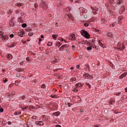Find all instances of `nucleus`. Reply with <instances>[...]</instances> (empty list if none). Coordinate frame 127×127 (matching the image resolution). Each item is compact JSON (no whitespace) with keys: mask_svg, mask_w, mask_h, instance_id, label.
I'll use <instances>...</instances> for the list:
<instances>
[{"mask_svg":"<svg viewBox=\"0 0 127 127\" xmlns=\"http://www.w3.org/2000/svg\"><path fill=\"white\" fill-rule=\"evenodd\" d=\"M0 36H1L0 38L2 40H5L6 41V40H8V35H5L4 34L3 31H0Z\"/></svg>","mask_w":127,"mask_h":127,"instance_id":"obj_1","label":"nucleus"},{"mask_svg":"<svg viewBox=\"0 0 127 127\" xmlns=\"http://www.w3.org/2000/svg\"><path fill=\"white\" fill-rule=\"evenodd\" d=\"M81 34L84 37H85V38H87V39L90 38V34H89V33L85 30L82 29L81 31Z\"/></svg>","mask_w":127,"mask_h":127,"instance_id":"obj_2","label":"nucleus"},{"mask_svg":"<svg viewBox=\"0 0 127 127\" xmlns=\"http://www.w3.org/2000/svg\"><path fill=\"white\" fill-rule=\"evenodd\" d=\"M117 46L118 48H116V49H117V50H120L121 51H123L124 49H125V45H124V44L119 43L117 45Z\"/></svg>","mask_w":127,"mask_h":127,"instance_id":"obj_3","label":"nucleus"},{"mask_svg":"<svg viewBox=\"0 0 127 127\" xmlns=\"http://www.w3.org/2000/svg\"><path fill=\"white\" fill-rule=\"evenodd\" d=\"M39 7H42L43 8H47V7H48V6L47 5V4H46V2L42 1L39 4Z\"/></svg>","mask_w":127,"mask_h":127,"instance_id":"obj_4","label":"nucleus"},{"mask_svg":"<svg viewBox=\"0 0 127 127\" xmlns=\"http://www.w3.org/2000/svg\"><path fill=\"white\" fill-rule=\"evenodd\" d=\"M69 39L72 41L76 40V36H75V34L72 33L70 34L69 35Z\"/></svg>","mask_w":127,"mask_h":127,"instance_id":"obj_5","label":"nucleus"},{"mask_svg":"<svg viewBox=\"0 0 127 127\" xmlns=\"http://www.w3.org/2000/svg\"><path fill=\"white\" fill-rule=\"evenodd\" d=\"M18 36H20V37H23V36L25 34L24 33V31L22 30H20L18 33Z\"/></svg>","mask_w":127,"mask_h":127,"instance_id":"obj_6","label":"nucleus"},{"mask_svg":"<svg viewBox=\"0 0 127 127\" xmlns=\"http://www.w3.org/2000/svg\"><path fill=\"white\" fill-rule=\"evenodd\" d=\"M92 12L93 13V14H97V11H98V10H99V8H98V7H95V8H92Z\"/></svg>","mask_w":127,"mask_h":127,"instance_id":"obj_7","label":"nucleus"},{"mask_svg":"<svg viewBox=\"0 0 127 127\" xmlns=\"http://www.w3.org/2000/svg\"><path fill=\"white\" fill-rule=\"evenodd\" d=\"M127 72H124V73L122 74L121 76H120V79H124L125 77H127Z\"/></svg>","mask_w":127,"mask_h":127,"instance_id":"obj_8","label":"nucleus"},{"mask_svg":"<svg viewBox=\"0 0 127 127\" xmlns=\"http://www.w3.org/2000/svg\"><path fill=\"white\" fill-rule=\"evenodd\" d=\"M36 125H38V126H43L44 123L42 121H37L35 123Z\"/></svg>","mask_w":127,"mask_h":127,"instance_id":"obj_9","label":"nucleus"},{"mask_svg":"<svg viewBox=\"0 0 127 127\" xmlns=\"http://www.w3.org/2000/svg\"><path fill=\"white\" fill-rule=\"evenodd\" d=\"M98 43L99 45H100V46H101V47H103V48L105 47V45H104L102 43V40H99L98 41Z\"/></svg>","mask_w":127,"mask_h":127,"instance_id":"obj_10","label":"nucleus"},{"mask_svg":"<svg viewBox=\"0 0 127 127\" xmlns=\"http://www.w3.org/2000/svg\"><path fill=\"white\" fill-rule=\"evenodd\" d=\"M13 115H14V116H19V115H21V111H15Z\"/></svg>","mask_w":127,"mask_h":127,"instance_id":"obj_11","label":"nucleus"},{"mask_svg":"<svg viewBox=\"0 0 127 127\" xmlns=\"http://www.w3.org/2000/svg\"><path fill=\"white\" fill-rule=\"evenodd\" d=\"M107 35L109 38H113V37L114 36L112 32H108Z\"/></svg>","mask_w":127,"mask_h":127,"instance_id":"obj_12","label":"nucleus"},{"mask_svg":"<svg viewBox=\"0 0 127 127\" xmlns=\"http://www.w3.org/2000/svg\"><path fill=\"white\" fill-rule=\"evenodd\" d=\"M81 87H83V85L81 83H77L75 84V88H81Z\"/></svg>","mask_w":127,"mask_h":127,"instance_id":"obj_13","label":"nucleus"},{"mask_svg":"<svg viewBox=\"0 0 127 127\" xmlns=\"http://www.w3.org/2000/svg\"><path fill=\"white\" fill-rule=\"evenodd\" d=\"M101 21L103 24H106L107 23V20H106L105 18H102Z\"/></svg>","mask_w":127,"mask_h":127,"instance_id":"obj_14","label":"nucleus"},{"mask_svg":"<svg viewBox=\"0 0 127 127\" xmlns=\"http://www.w3.org/2000/svg\"><path fill=\"white\" fill-rule=\"evenodd\" d=\"M7 58L8 59V60H11V59L12 58V55L10 54H8L7 55Z\"/></svg>","mask_w":127,"mask_h":127,"instance_id":"obj_15","label":"nucleus"},{"mask_svg":"<svg viewBox=\"0 0 127 127\" xmlns=\"http://www.w3.org/2000/svg\"><path fill=\"white\" fill-rule=\"evenodd\" d=\"M53 116H55V117H58L59 115H60V112H55L53 113Z\"/></svg>","mask_w":127,"mask_h":127,"instance_id":"obj_16","label":"nucleus"},{"mask_svg":"<svg viewBox=\"0 0 127 127\" xmlns=\"http://www.w3.org/2000/svg\"><path fill=\"white\" fill-rule=\"evenodd\" d=\"M9 24H10L11 27H13V26H14V23H13V21H10L9 22Z\"/></svg>","mask_w":127,"mask_h":127,"instance_id":"obj_17","label":"nucleus"},{"mask_svg":"<svg viewBox=\"0 0 127 127\" xmlns=\"http://www.w3.org/2000/svg\"><path fill=\"white\" fill-rule=\"evenodd\" d=\"M25 98H26V95H24L22 97H20L18 101H20V100H25Z\"/></svg>","mask_w":127,"mask_h":127,"instance_id":"obj_18","label":"nucleus"},{"mask_svg":"<svg viewBox=\"0 0 127 127\" xmlns=\"http://www.w3.org/2000/svg\"><path fill=\"white\" fill-rule=\"evenodd\" d=\"M114 99H111L109 101V105H114Z\"/></svg>","mask_w":127,"mask_h":127,"instance_id":"obj_19","label":"nucleus"},{"mask_svg":"<svg viewBox=\"0 0 127 127\" xmlns=\"http://www.w3.org/2000/svg\"><path fill=\"white\" fill-rule=\"evenodd\" d=\"M76 77H73L70 78V82H75V81H76Z\"/></svg>","mask_w":127,"mask_h":127,"instance_id":"obj_20","label":"nucleus"},{"mask_svg":"<svg viewBox=\"0 0 127 127\" xmlns=\"http://www.w3.org/2000/svg\"><path fill=\"white\" fill-rule=\"evenodd\" d=\"M57 35H55V34H53L52 36V37L53 38V39H54L55 40H56V39H57Z\"/></svg>","mask_w":127,"mask_h":127,"instance_id":"obj_21","label":"nucleus"},{"mask_svg":"<svg viewBox=\"0 0 127 127\" xmlns=\"http://www.w3.org/2000/svg\"><path fill=\"white\" fill-rule=\"evenodd\" d=\"M80 11V12H81V13H83V12H84V8H83L82 7H80L79 8Z\"/></svg>","mask_w":127,"mask_h":127,"instance_id":"obj_22","label":"nucleus"},{"mask_svg":"<svg viewBox=\"0 0 127 127\" xmlns=\"http://www.w3.org/2000/svg\"><path fill=\"white\" fill-rule=\"evenodd\" d=\"M89 76H90V75L88 73H85L83 75V77H85V78H89Z\"/></svg>","mask_w":127,"mask_h":127,"instance_id":"obj_23","label":"nucleus"},{"mask_svg":"<svg viewBox=\"0 0 127 127\" xmlns=\"http://www.w3.org/2000/svg\"><path fill=\"white\" fill-rule=\"evenodd\" d=\"M62 48L64 49V48H68V46L67 45H64L63 46H62Z\"/></svg>","mask_w":127,"mask_h":127,"instance_id":"obj_24","label":"nucleus"},{"mask_svg":"<svg viewBox=\"0 0 127 127\" xmlns=\"http://www.w3.org/2000/svg\"><path fill=\"white\" fill-rule=\"evenodd\" d=\"M26 26H27V25L26 24V23H23L22 24V27H23V28H25Z\"/></svg>","mask_w":127,"mask_h":127,"instance_id":"obj_25","label":"nucleus"},{"mask_svg":"<svg viewBox=\"0 0 127 127\" xmlns=\"http://www.w3.org/2000/svg\"><path fill=\"white\" fill-rule=\"evenodd\" d=\"M116 24H117V23L115 22V23H113V24H111L110 25V26L111 27H114V26H115V25H116Z\"/></svg>","mask_w":127,"mask_h":127,"instance_id":"obj_26","label":"nucleus"},{"mask_svg":"<svg viewBox=\"0 0 127 127\" xmlns=\"http://www.w3.org/2000/svg\"><path fill=\"white\" fill-rule=\"evenodd\" d=\"M15 5L16 6H21L22 5V3H16L15 4Z\"/></svg>","mask_w":127,"mask_h":127,"instance_id":"obj_27","label":"nucleus"},{"mask_svg":"<svg viewBox=\"0 0 127 127\" xmlns=\"http://www.w3.org/2000/svg\"><path fill=\"white\" fill-rule=\"evenodd\" d=\"M121 3H122V0H118L117 1V4H118V5H120Z\"/></svg>","mask_w":127,"mask_h":127,"instance_id":"obj_28","label":"nucleus"},{"mask_svg":"<svg viewBox=\"0 0 127 127\" xmlns=\"http://www.w3.org/2000/svg\"><path fill=\"white\" fill-rule=\"evenodd\" d=\"M61 45V44L60 43V42H57V43H56V46H58L59 47H60Z\"/></svg>","mask_w":127,"mask_h":127,"instance_id":"obj_29","label":"nucleus"},{"mask_svg":"<svg viewBox=\"0 0 127 127\" xmlns=\"http://www.w3.org/2000/svg\"><path fill=\"white\" fill-rule=\"evenodd\" d=\"M26 109H28V106H25L24 107L22 108L23 111H24V110H26Z\"/></svg>","mask_w":127,"mask_h":127,"instance_id":"obj_30","label":"nucleus"},{"mask_svg":"<svg viewBox=\"0 0 127 127\" xmlns=\"http://www.w3.org/2000/svg\"><path fill=\"white\" fill-rule=\"evenodd\" d=\"M51 45H52V42H49L48 43V46H51Z\"/></svg>","mask_w":127,"mask_h":127,"instance_id":"obj_31","label":"nucleus"},{"mask_svg":"<svg viewBox=\"0 0 127 127\" xmlns=\"http://www.w3.org/2000/svg\"><path fill=\"white\" fill-rule=\"evenodd\" d=\"M59 51H64V49L62 48V47H61L59 48Z\"/></svg>","mask_w":127,"mask_h":127,"instance_id":"obj_32","label":"nucleus"},{"mask_svg":"<svg viewBox=\"0 0 127 127\" xmlns=\"http://www.w3.org/2000/svg\"><path fill=\"white\" fill-rule=\"evenodd\" d=\"M124 18V17L123 16H120L119 17V22L121 21V20H122V19H123Z\"/></svg>","mask_w":127,"mask_h":127,"instance_id":"obj_33","label":"nucleus"},{"mask_svg":"<svg viewBox=\"0 0 127 127\" xmlns=\"http://www.w3.org/2000/svg\"><path fill=\"white\" fill-rule=\"evenodd\" d=\"M87 50L88 51L92 50V47H88L87 48Z\"/></svg>","mask_w":127,"mask_h":127,"instance_id":"obj_34","label":"nucleus"},{"mask_svg":"<svg viewBox=\"0 0 127 127\" xmlns=\"http://www.w3.org/2000/svg\"><path fill=\"white\" fill-rule=\"evenodd\" d=\"M87 79H89L90 80L93 79V76H92L91 75H90V76H88V78Z\"/></svg>","mask_w":127,"mask_h":127,"instance_id":"obj_35","label":"nucleus"},{"mask_svg":"<svg viewBox=\"0 0 127 127\" xmlns=\"http://www.w3.org/2000/svg\"><path fill=\"white\" fill-rule=\"evenodd\" d=\"M84 26L87 27V26H89V24H88V23H84Z\"/></svg>","mask_w":127,"mask_h":127,"instance_id":"obj_36","label":"nucleus"},{"mask_svg":"<svg viewBox=\"0 0 127 127\" xmlns=\"http://www.w3.org/2000/svg\"><path fill=\"white\" fill-rule=\"evenodd\" d=\"M14 36V35H13V34H11L9 35V37L10 38H13V37Z\"/></svg>","mask_w":127,"mask_h":127,"instance_id":"obj_37","label":"nucleus"},{"mask_svg":"<svg viewBox=\"0 0 127 127\" xmlns=\"http://www.w3.org/2000/svg\"><path fill=\"white\" fill-rule=\"evenodd\" d=\"M28 35H29V36H32V35H33V33L30 32V33H29Z\"/></svg>","mask_w":127,"mask_h":127,"instance_id":"obj_38","label":"nucleus"},{"mask_svg":"<svg viewBox=\"0 0 127 127\" xmlns=\"http://www.w3.org/2000/svg\"><path fill=\"white\" fill-rule=\"evenodd\" d=\"M56 62H57V61L56 60V59L52 61V63H53L54 64H55V63H56Z\"/></svg>","mask_w":127,"mask_h":127,"instance_id":"obj_39","label":"nucleus"},{"mask_svg":"<svg viewBox=\"0 0 127 127\" xmlns=\"http://www.w3.org/2000/svg\"><path fill=\"white\" fill-rule=\"evenodd\" d=\"M76 68V69H78V70H80V65H77Z\"/></svg>","mask_w":127,"mask_h":127,"instance_id":"obj_40","label":"nucleus"},{"mask_svg":"<svg viewBox=\"0 0 127 127\" xmlns=\"http://www.w3.org/2000/svg\"><path fill=\"white\" fill-rule=\"evenodd\" d=\"M84 43H85V44H91V43H90V42H88V41H85Z\"/></svg>","mask_w":127,"mask_h":127,"instance_id":"obj_41","label":"nucleus"},{"mask_svg":"<svg viewBox=\"0 0 127 127\" xmlns=\"http://www.w3.org/2000/svg\"><path fill=\"white\" fill-rule=\"evenodd\" d=\"M86 85H87V86H88L89 88V89H90L91 88V84H90V83H86Z\"/></svg>","mask_w":127,"mask_h":127,"instance_id":"obj_42","label":"nucleus"},{"mask_svg":"<svg viewBox=\"0 0 127 127\" xmlns=\"http://www.w3.org/2000/svg\"><path fill=\"white\" fill-rule=\"evenodd\" d=\"M121 94V92H118V93H116L115 95H116V96H120Z\"/></svg>","mask_w":127,"mask_h":127,"instance_id":"obj_43","label":"nucleus"},{"mask_svg":"<svg viewBox=\"0 0 127 127\" xmlns=\"http://www.w3.org/2000/svg\"><path fill=\"white\" fill-rule=\"evenodd\" d=\"M24 62L25 61L20 62V65H23V63H24Z\"/></svg>","mask_w":127,"mask_h":127,"instance_id":"obj_44","label":"nucleus"},{"mask_svg":"<svg viewBox=\"0 0 127 127\" xmlns=\"http://www.w3.org/2000/svg\"><path fill=\"white\" fill-rule=\"evenodd\" d=\"M41 87L42 88H45V87H46V85L45 84H43L42 85Z\"/></svg>","mask_w":127,"mask_h":127,"instance_id":"obj_45","label":"nucleus"},{"mask_svg":"<svg viewBox=\"0 0 127 127\" xmlns=\"http://www.w3.org/2000/svg\"><path fill=\"white\" fill-rule=\"evenodd\" d=\"M0 112L3 113V109H2V108L0 109Z\"/></svg>","mask_w":127,"mask_h":127,"instance_id":"obj_46","label":"nucleus"},{"mask_svg":"<svg viewBox=\"0 0 127 127\" xmlns=\"http://www.w3.org/2000/svg\"><path fill=\"white\" fill-rule=\"evenodd\" d=\"M67 16H68V17H69L70 19L73 20V17H72V16H69V15H67Z\"/></svg>","mask_w":127,"mask_h":127,"instance_id":"obj_47","label":"nucleus"},{"mask_svg":"<svg viewBox=\"0 0 127 127\" xmlns=\"http://www.w3.org/2000/svg\"><path fill=\"white\" fill-rule=\"evenodd\" d=\"M41 41H42V39H39V43H38V44H40V42H41Z\"/></svg>","mask_w":127,"mask_h":127,"instance_id":"obj_48","label":"nucleus"},{"mask_svg":"<svg viewBox=\"0 0 127 127\" xmlns=\"http://www.w3.org/2000/svg\"><path fill=\"white\" fill-rule=\"evenodd\" d=\"M15 46V45H14V44H12L10 46V47H14Z\"/></svg>","mask_w":127,"mask_h":127,"instance_id":"obj_49","label":"nucleus"},{"mask_svg":"<svg viewBox=\"0 0 127 127\" xmlns=\"http://www.w3.org/2000/svg\"><path fill=\"white\" fill-rule=\"evenodd\" d=\"M32 119H33V120H36V116L32 117Z\"/></svg>","mask_w":127,"mask_h":127,"instance_id":"obj_50","label":"nucleus"},{"mask_svg":"<svg viewBox=\"0 0 127 127\" xmlns=\"http://www.w3.org/2000/svg\"><path fill=\"white\" fill-rule=\"evenodd\" d=\"M28 127H33V125H32V124H29Z\"/></svg>","mask_w":127,"mask_h":127,"instance_id":"obj_51","label":"nucleus"},{"mask_svg":"<svg viewBox=\"0 0 127 127\" xmlns=\"http://www.w3.org/2000/svg\"><path fill=\"white\" fill-rule=\"evenodd\" d=\"M71 106H72V104H71V103H68V106L69 107H71Z\"/></svg>","mask_w":127,"mask_h":127,"instance_id":"obj_52","label":"nucleus"},{"mask_svg":"<svg viewBox=\"0 0 127 127\" xmlns=\"http://www.w3.org/2000/svg\"><path fill=\"white\" fill-rule=\"evenodd\" d=\"M34 7H35V8H37V7H38V5H36V4H35Z\"/></svg>","mask_w":127,"mask_h":127,"instance_id":"obj_53","label":"nucleus"},{"mask_svg":"<svg viewBox=\"0 0 127 127\" xmlns=\"http://www.w3.org/2000/svg\"><path fill=\"white\" fill-rule=\"evenodd\" d=\"M4 83H6L7 82V79L6 78L5 79V80H3Z\"/></svg>","mask_w":127,"mask_h":127,"instance_id":"obj_54","label":"nucleus"},{"mask_svg":"<svg viewBox=\"0 0 127 127\" xmlns=\"http://www.w3.org/2000/svg\"><path fill=\"white\" fill-rule=\"evenodd\" d=\"M51 98H55V95H51Z\"/></svg>","mask_w":127,"mask_h":127,"instance_id":"obj_55","label":"nucleus"},{"mask_svg":"<svg viewBox=\"0 0 127 127\" xmlns=\"http://www.w3.org/2000/svg\"><path fill=\"white\" fill-rule=\"evenodd\" d=\"M79 1H80L76 0V1H75L74 2H75V3H79V2H80Z\"/></svg>","mask_w":127,"mask_h":127,"instance_id":"obj_56","label":"nucleus"},{"mask_svg":"<svg viewBox=\"0 0 127 127\" xmlns=\"http://www.w3.org/2000/svg\"><path fill=\"white\" fill-rule=\"evenodd\" d=\"M26 60H27V61H30V60L28 58H26Z\"/></svg>","mask_w":127,"mask_h":127,"instance_id":"obj_57","label":"nucleus"},{"mask_svg":"<svg viewBox=\"0 0 127 127\" xmlns=\"http://www.w3.org/2000/svg\"><path fill=\"white\" fill-rule=\"evenodd\" d=\"M73 91L74 92H78V89H75L73 90Z\"/></svg>","mask_w":127,"mask_h":127,"instance_id":"obj_58","label":"nucleus"},{"mask_svg":"<svg viewBox=\"0 0 127 127\" xmlns=\"http://www.w3.org/2000/svg\"><path fill=\"white\" fill-rule=\"evenodd\" d=\"M83 112H84V110L83 109H80V112L83 113Z\"/></svg>","mask_w":127,"mask_h":127,"instance_id":"obj_59","label":"nucleus"},{"mask_svg":"<svg viewBox=\"0 0 127 127\" xmlns=\"http://www.w3.org/2000/svg\"><path fill=\"white\" fill-rule=\"evenodd\" d=\"M7 124H8V125H11V122H7Z\"/></svg>","mask_w":127,"mask_h":127,"instance_id":"obj_60","label":"nucleus"},{"mask_svg":"<svg viewBox=\"0 0 127 127\" xmlns=\"http://www.w3.org/2000/svg\"><path fill=\"white\" fill-rule=\"evenodd\" d=\"M41 38H44V36L43 35H41Z\"/></svg>","mask_w":127,"mask_h":127,"instance_id":"obj_61","label":"nucleus"},{"mask_svg":"<svg viewBox=\"0 0 127 127\" xmlns=\"http://www.w3.org/2000/svg\"><path fill=\"white\" fill-rule=\"evenodd\" d=\"M46 117L45 115H43L42 117V120H44V118Z\"/></svg>","mask_w":127,"mask_h":127,"instance_id":"obj_62","label":"nucleus"},{"mask_svg":"<svg viewBox=\"0 0 127 127\" xmlns=\"http://www.w3.org/2000/svg\"><path fill=\"white\" fill-rule=\"evenodd\" d=\"M56 127H61V126H60V125H57Z\"/></svg>","mask_w":127,"mask_h":127,"instance_id":"obj_63","label":"nucleus"},{"mask_svg":"<svg viewBox=\"0 0 127 127\" xmlns=\"http://www.w3.org/2000/svg\"><path fill=\"white\" fill-rule=\"evenodd\" d=\"M125 91H126V92H127V88H125Z\"/></svg>","mask_w":127,"mask_h":127,"instance_id":"obj_64","label":"nucleus"}]
</instances>
